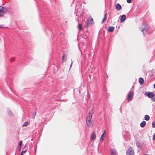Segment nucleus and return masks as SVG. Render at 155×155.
I'll return each mask as SVG.
<instances>
[{
  "instance_id": "f257e3e1",
  "label": "nucleus",
  "mask_w": 155,
  "mask_h": 155,
  "mask_svg": "<svg viewBox=\"0 0 155 155\" xmlns=\"http://www.w3.org/2000/svg\"><path fill=\"white\" fill-rule=\"evenodd\" d=\"M92 116V113L89 112L88 115L87 117L86 123L88 127H90L91 126V119Z\"/></svg>"
},
{
  "instance_id": "f03ea898",
  "label": "nucleus",
  "mask_w": 155,
  "mask_h": 155,
  "mask_svg": "<svg viewBox=\"0 0 155 155\" xmlns=\"http://www.w3.org/2000/svg\"><path fill=\"white\" fill-rule=\"evenodd\" d=\"M127 155H134V151L132 147H130L127 150Z\"/></svg>"
},
{
  "instance_id": "7ed1b4c3",
  "label": "nucleus",
  "mask_w": 155,
  "mask_h": 155,
  "mask_svg": "<svg viewBox=\"0 0 155 155\" xmlns=\"http://www.w3.org/2000/svg\"><path fill=\"white\" fill-rule=\"evenodd\" d=\"M94 23L93 18L91 17H89L87 19V25H93Z\"/></svg>"
},
{
  "instance_id": "20e7f679",
  "label": "nucleus",
  "mask_w": 155,
  "mask_h": 155,
  "mask_svg": "<svg viewBox=\"0 0 155 155\" xmlns=\"http://www.w3.org/2000/svg\"><path fill=\"white\" fill-rule=\"evenodd\" d=\"M5 9L0 6V17H2L5 14Z\"/></svg>"
},
{
  "instance_id": "39448f33",
  "label": "nucleus",
  "mask_w": 155,
  "mask_h": 155,
  "mask_svg": "<svg viewBox=\"0 0 155 155\" xmlns=\"http://www.w3.org/2000/svg\"><path fill=\"white\" fill-rule=\"evenodd\" d=\"M134 95V93L132 91H130L127 96V100L129 101H131L132 99L133 96Z\"/></svg>"
},
{
  "instance_id": "423d86ee",
  "label": "nucleus",
  "mask_w": 155,
  "mask_h": 155,
  "mask_svg": "<svg viewBox=\"0 0 155 155\" xmlns=\"http://www.w3.org/2000/svg\"><path fill=\"white\" fill-rule=\"evenodd\" d=\"M145 94L147 95L150 98H153L154 96V94L152 92H146L145 93Z\"/></svg>"
},
{
  "instance_id": "0eeeda50",
  "label": "nucleus",
  "mask_w": 155,
  "mask_h": 155,
  "mask_svg": "<svg viewBox=\"0 0 155 155\" xmlns=\"http://www.w3.org/2000/svg\"><path fill=\"white\" fill-rule=\"evenodd\" d=\"M117 152L115 149H111L110 150V155H117Z\"/></svg>"
},
{
  "instance_id": "6e6552de",
  "label": "nucleus",
  "mask_w": 155,
  "mask_h": 155,
  "mask_svg": "<svg viewBox=\"0 0 155 155\" xmlns=\"http://www.w3.org/2000/svg\"><path fill=\"white\" fill-rule=\"evenodd\" d=\"M96 134L95 132L94 131L91 136V140H95L96 138Z\"/></svg>"
},
{
  "instance_id": "1a4fd4ad",
  "label": "nucleus",
  "mask_w": 155,
  "mask_h": 155,
  "mask_svg": "<svg viewBox=\"0 0 155 155\" xmlns=\"http://www.w3.org/2000/svg\"><path fill=\"white\" fill-rule=\"evenodd\" d=\"M126 18V16L125 15H123L121 17L120 21L121 22H123L125 21Z\"/></svg>"
},
{
  "instance_id": "9d476101",
  "label": "nucleus",
  "mask_w": 155,
  "mask_h": 155,
  "mask_svg": "<svg viewBox=\"0 0 155 155\" xmlns=\"http://www.w3.org/2000/svg\"><path fill=\"white\" fill-rule=\"evenodd\" d=\"M115 8L117 10H119L121 9V6L120 4L117 3L116 5Z\"/></svg>"
},
{
  "instance_id": "9b49d317",
  "label": "nucleus",
  "mask_w": 155,
  "mask_h": 155,
  "mask_svg": "<svg viewBox=\"0 0 155 155\" xmlns=\"http://www.w3.org/2000/svg\"><path fill=\"white\" fill-rule=\"evenodd\" d=\"M146 124V123L145 121H143L140 124V126L142 127H145V125Z\"/></svg>"
},
{
  "instance_id": "f8f14e48",
  "label": "nucleus",
  "mask_w": 155,
  "mask_h": 155,
  "mask_svg": "<svg viewBox=\"0 0 155 155\" xmlns=\"http://www.w3.org/2000/svg\"><path fill=\"white\" fill-rule=\"evenodd\" d=\"M106 135V131L105 130H104V133L103 134L101 135V139L103 141L104 139V138L105 137V135Z\"/></svg>"
},
{
  "instance_id": "ddd939ff",
  "label": "nucleus",
  "mask_w": 155,
  "mask_h": 155,
  "mask_svg": "<svg viewBox=\"0 0 155 155\" xmlns=\"http://www.w3.org/2000/svg\"><path fill=\"white\" fill-rule=\"evenodd\" d=\"M107 14L106 13V14H105L104 16V18L102 20V23H103L104 22H105V21L107 19Z\"/></svg>"
},
{
  "instance_id": "4468645a",
  "label": "nucleus",
  "mask_w": 155,
  "mask_h": 155,
  "mask_svg": "<svg viewBox=\"0 0 155 155\" xmlns=\"http://www.w3.org/2000/svg\"><path fill=\"white\" fill-rule=\"evenodd\" d=\"M114 29V27H110L108 28V31L110 32H113Z\"/></svg>"
},
{
  "instance_id": "2eb2a0df",
  "label": "nucleus",
  "mask_w": 155,
  "mask_h": 155,
  "mask_svg": "<svg viewBox=\"0 0 155 155\" xmlns=\"http://www.w3.org/2000/svg\"><path fill=\"white\" fill-rule=\"evenodd\" d=\"M139 82L141 85H142L144 83L143 79L142 78H140L139 80Z\"/></svg>"
},
{
  "instance_id": "dca6fc26",
  "label": "nucleus",
  "mask_w": 155,
  "mask_h": 155,
  "mask_svg": "<svg viewBox=\"0 0 155 155\" xmlns=\"http://www.w3.org/2000/svg\"><path fill=\"white\" fill-rule=\"evenodd\" d=\"M144 119L146 120H148L150 119V117L148 115H145L144 117Z\"/></svg>"
},
{
  "instance_id": "f3484780",
  "label": "nucleus",
  "mask_w": 155,
  "mask_h": 155,
  "mask_svg": "<svg viewBox=\"0 0 155 155\" xmlns=\"http://www.w3.org/2000/svg\"><path fill=\"white\" fill-rule=\"evenodd\" d=\"M78 28L80 30H82V25L81 24H79L78 26Z\"/></svg>"
},
{
  "instance_id": "a211bd4d",
  "label": "nucleus",
  "mask_w": 155,
  "mask_h": 155,
  "mask_svg": "<svg viewBox=\"0 0 155 155\" xmlns=\"http://www.w3.org/2000/svg\"><path fill=\"white\" fill-rule=\"evenodd\" d=\"M62 60L63 61L66 60H67V57H65L64 54H63V56H62Z\"/></svg>"
},
{
  "instance_id": "6ab92c4d",
  "label": "nucleus",
  "mask_w": 155,
  "mask_h": 155,
  "mask_svg": "<svg viewBox=\"0 0 155 155\" xmlns=\"http://www.w3.org/2000/svg\"><path fill=\"white\" fill-rule=\"evenodd\" d=\"M28 122H25L22 125L23 127H25L28 124Z\"/></svg>"
},
{
  "instance_id": "aec40b11",
  "label": "nucleus",
  "mask_w": 155,
  "mask_h": 155,
  "mask_svg": "<svg viewBox=\"0 0 155 155\" xmlns=\"http://www.w3.org/2000/svg\"><path fill=\"white\" fill-rule=\"evenodd\" d=\"M152 126L153 128L155 127V122L153 121L152 123Z\"/></svg>"
},
{
  "instance_id": "412c9836",
  "label": "nucleus",
  "mask_w": 155,
  "mask_h": 155,
  "mask_svg": "<svg viewBox=\"0 0 155 155\" xmlns=\"http://www.w3.org/2000/svg\"><path fill=\"white\" fill-rule=\"evenodd\" d=\"M26 150H25L22 151L21 152L20 155H23L26 152Z\"/></svg>"
},
{
  "instance_id": "4be33fe9",
  "label": "nucleus",
  "mask_w": 155,
  "mask_h": 155,
  "mask_svg": "<svg viewBox=\"0 0 155 155\" xmlns=\"http://www.w3.org/2000/svg\"><path fill=\"white\" fill-rule=\"evenodd\" d=\"M22 144V141H20L19 143V146L20 148H21V146Z\"/></svg>"
},
{
  "instance_id": "5701e85b",
  "label": "nucleus",
  "mask_w": 155,
  "mask_h": 155,
  "mask_svg": "<svg viewBox=\"0 0 155 155\" xmlns=\"http://www.w3.org/2000/svg\"><path fill=\"white\" fill-rule=\"evenodd\" d=\"M127 0V2L129 3H131L132 2L131 0Z\"/></svg>"
},
{
  "instance_id": "b1692460",
  "label": "nucleus",
  "mask_w": 155,
  "mask_h": 155,
  "mask_svg": "<svg viewBox=\"0 0 155 155\" xmlns=\"http://www.w3.org/2000/svg\"><path fill=\"white\" fill-rule=\"evenodd\" d=\"M155 140V133L154 134L153 136V140Z\"/></svg>"
},
{
  "instance_id": "393cba45",
  "label": "nucleus",
  "mask_w": 155,
  "mask_h": 155,
  "mask_svg": "<svg viewBox=\"0 0 155 155\" xmlns=\"http://www.w3.org/2000/svg\"><path fill=\"white\" fill-rule=\"evenodd\" d=\"M15 58H12L11 59V61H13L14 60H15Z\"/></svg>"
},
{
  "instance_id": "a878e982",
  "label": "nucleus",
  "mask_w": 155,
  "mask_h": 155,
  "mask_svg": "<svg viewBox=\"0 0 155 155\" xmlns=\"http://www.w3.org/2000/svg\"><path fill=\"white\" fill-rule=\"evenodd\" d=\"M152 101H155V97L153 98L152 100Z\"/></svg>"
},
{
  "instance_id": "bb28decb",
  "label": "nucleus",
  "mask_w": 155,
  "mask_h": 155,
  "mask_svg": "<svg viewBox=\"0 0 155 155\" xmlns=\"http://www.w3.org/2000/svg\"><path fill=\"white\" fill-rule=\"evenodd\" d=\"M72 63H73V62H72L71 63V65H70V68H71V66H72Z\"/></svg>"
},
{
  "instance_id": "cd10ccee",
  "label": "nucleus",
  "mask_w": 155,
  "mask_h": 155,
  "mask_svg": "<svg viewBox=\"0 0 155 155\" xmlns=\"http://www.w3.org/2000/svg\"><path fill=\"white\" fill-rule=\"evenodd\" d=\"M3 27H2V25H0V28H3Z\"/></svg>"
},
{
  "instance_id": "c85d7f7f",
  "label": "nucleus",
  "mask_w": 155,
  "mask_h": 155,
  "mask_svg": "<svg viewBox=\"0 0 155 155\" xmlns=\"http://www.w3.org/2000/svg\"><path fill=\"white\" fill-rule=\"evenodd\" d=\"M36 114V112H35V116H34V118H35V117Z\"/></svg>"
},
{
  "instance_id": "c756f323",
  "label": "nucleus",
  "mask_w": 155,
  "mask_h": 155,
  "mask_svg": "<svg viewBox=\"0 0 155 155\" xmlns=\"http://www.w3.org/2000/svg\"><path fill=\"white\" fill-rule=\"evenodd\" d=\"M154 87L155 89V84L154 85Z\"/></svg>"
},
{
  "instance_id": "7c9ffc66",
  "label": "nucleus",
  "mask_w": 155,
  "mask_h": 155,
  "mask_svg": "<svg viewBox=\"0 0 155 155\" xmlns=\"http://www.w3.org/2000/svg\"><path fill=\"white\" fill-rule=\"evenodd\" d=\"M144 30V29H143V30H142L141 31H143Z\"/></svg>"
},
{
  "instance_id": "2f4dec72",
  "label": "nucleus",
  "mask_w": 155,
  "mask_h": 155,
  "mask_svg": "<svg viewBox=\"0 0 155 155\" xmlns=\"http://www.w3.org/2000/svg\"><path fill=\"white\" fill-rule=\"evenodd\" d=\"M144 155H148L147 154H145Z\"/></svg>"
}]
</instances>
